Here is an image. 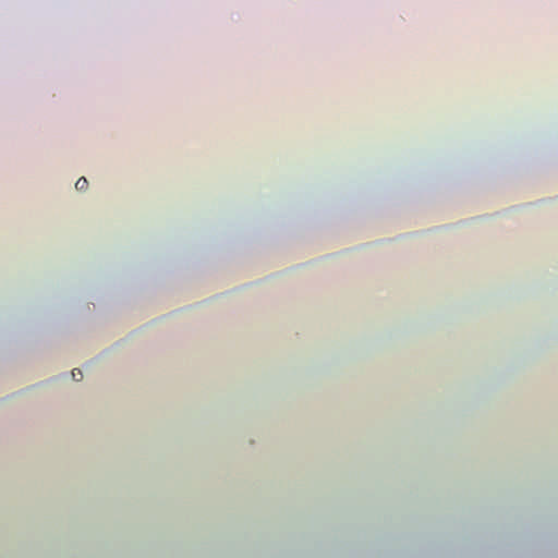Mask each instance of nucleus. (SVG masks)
<instances>
[{
  "mask_svg": "<svg viewBox=\"0 0 558 558\" xmlns=\"http://www.w3.org/2000/svg\"><path fill=\"white\" fill-rule=\"evenodd\" d=\"M72 378H73L74 380H77V381H78V380H81V378H82V372H81V369H80V368H74V369L72 371Z\"/></svg>",
  "mask_w": 558,
  "mask_h": 558,
  "instance_id": "nucleus-2",
  "label": "nucleus"
},
{
  "mask_svg": "<svg viewBox=\"0 0 558 558\" xmlns=\"http://www.w3.org/2000/svg\"><path fill=\"white\" fill-rule=\"evenodd\" d=\"M88 186V181L85 177H81L77 182H75V190L77 191H84Z\"/></svg>",
  "mask_w": 558,
  "mask_h": 558,
  "instance_id": "nucleus-1",
  "label": "nucleus"
}]
</instances>
